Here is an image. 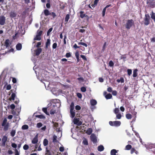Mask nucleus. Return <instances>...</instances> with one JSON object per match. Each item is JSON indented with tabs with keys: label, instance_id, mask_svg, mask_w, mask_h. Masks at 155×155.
Returning <instances> with one entry per match:
<instances>
[{
	"label": "nucleus",
	"instance_id": "f257e3e1",
	"mask_svg": "<svg viewBox=\"0 0 155 155\" xmlns=\"http://www.w3.org/2000/svg\"><path fill=\"white\" fill-rule=\"evenodd\" d=\"M74 103L73 102H71L70 105V117L72 118H74L75 116V110H74Z\"/></svg>",
	"mask_w": 155,
	"mask_h": 155
},
{
	"label": "nucleus",
	"instance_id": "f03ea898",
	"mask_svg": "<svg viewBox=\"0 0 155 155\" xmlns=\"http://www.w3.org/2000/svg\"><path fill=\"white\" fill-rule=\"evenodd\" d=\"M134 24V21L132 19L128 20L126 23V28L127 29H129Z\"/></svg>",
	"mask_w": 155,
	"mask_h": 155
},
{
	"label": "nucleus",
	"instance_id": "7ed1b4c3",
	"mask_svg": "<svg viewBox=\"0 0 155 155\" xmlns=\"http://www.w3.org/2000/svg\"><path fill=\"white\" fill-rule=\"evenodd\" d=\"M109 123L111 126L116 127H119L121 124V122L119 121H110Z\"/></svg>",
	"mask_w": 155,
	"mask_h": 155
},
{
	"label": "nucleus",
	"instance_id": "20e7f679",
	"mask_svg": "<svg viewBox=\"0 0 155 155\" xmlns=\"http://www.w3.org/2000/svg\"><path fill=\"white\" fill-rule=\"evenodd\" d=\"M150 16L149 14H145L144 18V24L146 25H148L150 23Z\"/></svg>",
	"mask_w": 155,
	"mask_h": 155
},
{
	"label": "nucleus",
	"instance_id": "39448f33",
	"mask_svg": "<svg viewBox=\"0 0 155 155\" xmlns=\"http://www.w3.org/2000/svg\"><path fill=\"white\" fill-rule=\"evenodd\" d=\"M44 13L45 15L46 16H47L49 15H52L53 18H54L56 16V15L54 12H52L51 13L48 9H47L44 10Z\"/></svg>",
	"mask_w": 155,
	"mask_h": 155
},
{
	"label": "nucleus",
	"instance_id": "423d86ee",
	"mask_svg": "<svg viewBox=\"0 0 155 155\" xmlns=\"http://www.w3.org/2000/svg\"><path fill=\"white\" fill-rule=\"evenodd\" d=\"M147 3L151 8L155 7V0H148Z\"/></svg>",
	"mask_w": 155,
	"mask_h": 155
},
{
	"label": "nucleus",
	"instance_id": "0eeeda50",
	"mask_svg": "<svg viewBox=\"0 0 155 155\" xmlns=\"http://www.w3.org/2000/svg\"><path fill=\"white\" fill-rule=\"evenodd\" d=\"M57 107L55 104L52 105V107L50 111V113L51 114H54L56 113Z\"/></svg>",
	"mask_w": 155,
	"mask_h": 155
},
{
	"label": "nucleus",
	"instance_id": "6e6552de",
	"mask_svg": "<svg viewBox=\"0 0 155 155\" xmlns=\"http://www.w3.org/2000/svg\"><path fill=\"white\" fill-rule=\"evenodd\" d=\"M91 140L93 143H95L97 142V138L96 136L94 134H92L91 136Z\"/></svg>",
	"mask_w": 155,
	"mask_h": 155
},
{
	"label": "nucleus",
	"instance_id": "1a4fd4ad",
	"mask_svg": "<svg viewBox=\"0 0 155 155\" xmlns=\"http://www.w3.org/2000/svg\"><path fill=\"white\" fill-rule=\"evenodd\" d=\"M5 17L3 15L0 16V25H4L5 21Z\"/></svg>",
	"mask_w": 155,
	"mask_h": 155
},
{
	"label": "nucleus",
	"instance_id": "9d476101",
	"mask_svg": "<svg viewBox=\"0 0 155 155\" xmlns=\"http://www.w3.org/2000/svg\"><path fill=\"white\" fill-rule=\"evenodd\" d=\"M38 135L37 134L32 140L31 143H32L33 144L37 143L38 141Z\"/></svg>",
	"mask_w": 155,
	"mask_h": 155
},
{
	"label": "nucleus",
	"instance_id": "9b49d317",
	"mask_svg": "<svg viewBox=\"0 0 155 155\" xmlns=\"http://www.w3.org/2000/svg\"><path fill=\"white\" fill-rule=\"evenodd\" d=\"M7 140V137L5 136H4L2 139V145L3 146H5L6 144V142Z\"/></svg>",
	"mask_w": 155,
	"mask_h": 155
},
{
	"label": "nucleus",
	"instance_id": "f8f14e48",
	"mask_svg": "<svg viewBox=\"0 0 155 155\" xmlns=\"http://www.w3.org/2000/svg\"><path fill=\"white\" fill-rule=\"evenodd\" d=\"M35 55L36 56L39 55L42 51V49L41 48H37L35 51Z\"/></svg>",
	"mask_w": 155,
	"mask_h": 155
},
{
	"label": "nucleus",
	"instance_id": "ddd939ff",
	"mask_svg": "<svg viewBox=\"0 0 155 155\" xmlns=\"http://www.w3.org/2000/svg\"><path fill=\"white\" fill-rule=\"evenodd\" d=\"M17 14L14 11H11L10 13V16L11 18H14L16 17Z\"/></svg>",
	"mask_w": 155,
	"mask_h": 155
},
{
	"label": "nucleus",
	"instance_id": "4468645a",
	"mask_svg": "<svg viewBox=\"0 0 155 155\" xmlns=\"http://www.w3.org/2000/svg\"><path fill=\"white\" fill-rule=\"evenodd\" d=\"M51 44V40L50 39H47V41L45 43V48H48V47Z\"/></svg>",
	"mask_w": 155,
	"mask_h": 155
},
{
	"label": "nucleus",
	"instance_id": "2eb2a0df",
	"mask_svg": "<svg viewBox=\"0 0 155 155\" xmlns=\"http://www.w3.org/2000/svg\"><path fill=\"white\" fill-rule=\"evenodd\" d=\"M22 47V46L21 44L20 43H19L16 45V48L17 50L19 51L21 49Z\"/></svg>",
	"mask_w": 155,
	"mask_h": 155
},
{
	"label": "nucleus",
	"instance_id": "dca6fc26",
	"mask_svg": "<svg viewBox=\"0 0 155 155\" xmlns=\"http://www.w3.org/2000/svg\"><path fill=\"white\" fill-rule=\"evenodd\" d=\"M80 16L82 18H84L85 17L87 16V15H86L85 14H84V12L83 11H80Z\"/></svg>",
	"mask_w": 155,
	"mask_h": 155
},
{
	"label": "nucleus",
	"instance_id": "f3484780",
	"mask_svg": "<svg viewBox=\"0 0 155 155\" xmlns=\"http://www.w3.org/2000/svg\"><path fill=\"white\" fill-rule=\"evenodd\" d=\"M99 1V0H95L93 4L92 3L91 4V6L93 8L95 7L97 5Z\"/></svg>",
	"mask_w": 155,
	"mask_h": 155
},
{
	"label": "nucleus",
	"instance_id": "a211bd4d",
	"mask_svg": "<svg viewBox=\"0 0 155 155\" xmlns=\"http://www.w3.org/2000/svg\"><path fill=\"white\" fill-rule=\"evenodd\" d=\"M138 70L137 69H135L133 71V77L134 78L136 77L137 75V71Z\"/></svg>",
	"mask_w": 155,
	"mask_h": 155
},
{
	"label": "nucleus",
	"instance_id": "6ab92c4d",
	"mask_svg": "<svg viewBox=\"0 0 155 155\" xmlns=\"http://www.w3.org/2000/svg\"><path fill=\"white\" fill-rule=\"evenodd\" d=\"M57 136L54 135L53 137L52 142L54 143H57L58 142V141L57 140Z\"/></svg>",
	"mask_w": 155,
	"mask_h": 155
},
{
	"label": "nucleus",
	"instance_id": "aec40b11",
	"mask_svg": "<svg viewBox=\"0 0 155 155\" xmlns=\"http://www.w3.org/2000/svg\"><path fill=\"white\" fill-rule=\"evenodd\" d=\"M104 149V148L103 146L101 145L98 146L97 148V150L99 151H102Z\"/></svg>",
	"mask_w": 155,
	"mask_h": 155
},
{
	"label": "nucleus",
	"instance_id": "412c9836",
	"mask_svg": "<svg viewBox=\"0 0 155 155\" xmlns=\"http://www.w3.org/2000/svg\"><path fill=\"white\" fill-rule=\"evenodd\" d=\"M90 103L92 105L94 106L97 104V102L95 100L92 99L91 100Z\"/></svg>",
	"mask_w": 155,
	"mask_h": 155
},
{
	"label": "nucleus",
	"instance_id": "4be33fe9",
	"mask_svg": "<svg viewBox=\"0 0 155 155\" xmlns=\"http://www.w3.org/2000/svg\"><path fill=\"white\" fill-rule=\"evenodd\" d=\"M5 45L6 47H8L10 45V42H9V40L8 39H7L5 40Z\"/></svg>",
	"mask_w": 155,
	"mask_h": 155
},
{
	"label": "nucleus",
	"instance_id": "5701e85b",
	"mask_svg": "<svg viewBox=\"0 0 155 155\" xmlns=\"http://www.w3.org/2000/svg\"><path fill=\"white\" fill-rule=\"evenodd\" d=\"M9 123H7L6 125H5L4 126H3L4 127V128H3V130L5 131H7L9 127Z\"/></svg>",
	"mask_w": 155,
	"mask_h": 155
},
{
	"label": "nucleus",
	"instance_id": "b1692460",
	"mask_svg": "<svg viewBox=\"0 0 155 155\" xmlns=\"http://www.w3.org/2000/svg\"><path fill=\"white\" fill-rule=\"evenodd\" d=\"M42 110L46 114L48 115H49V114L47 110V108L46 107H43L42 109Z\"/></svg>",
	"mask_w": 155,
	"mask_h": 155
},
{
	"label": "nucleus",
	"instance_id": "393cba45",
	"mask_svg": "<svg viewBox=\"0 0 155 155\" xmlns=\"http://www.w3.org/2000/svg\"><path fill=\"white\" fill-rule=\"evenodd\" d=\"M112 95L110 93L107 94L105 96V97L107 99H110L112 98Z\"/></svg>",
	"mask_w": 155,
	"mask_h": 155
},
{
	"label": "nucleus",
	"instance_id": "a878e982",
	"mask_svg": "<svg viewBox=\"0 0 155 155\" xmlns=\"http://www.w3.org/2000/svg\"><path fill=\"white\" fill-rule=\"evenodd\" d=\"M15 93H13L11 95V97L9 98V100L11 101L12 100H14L15 97Z\"/></svg>",
	"mask_w": 155,
	"mask_h": 155
},
{
	"label": "nucleus",
	"instance_id": "bb28decb",
	"mask_svg": "<svg viewBox=\"0 0 155 155\" xmlns=\"http://www.w3.org/2000/svg\"><path fill=\"white\" fill-rule=\"evenodd\" d=\"M151 18L154 21H155V13H154L152 11L151 13L150 14Z\"/></svg>",
	"mask_w": 155,
	"mask_h": 155
},
{
	"label": "nucleus",
	"instance_id": "cd10ccee",
	"mask_svg": "<svg viewBox=\"0 0 155 155\" xmlns=\"http://www.w3.org/2000/svg\"><path fill=\"white\" fill-rule=\"evenodd\" d=\"M117 153L116 150L115 149H113L110 151L111 155H115Z\"/></svg>",
	"mask_w": 155,
	"mask_h": 155
},
{
	"label": "nucleus",
	"instance_id": "c85d7f7f",
	"mask_svg": "<svg viewBox=\"0 0 155 155\" xmlns=\"http://www.w3.org/2000/svg\"><path fill=\"white\" fill-rule=\"evenodd\" d=\"M70 18V15L68 14H67L65 17V22L66 23L68 22L69 19Z\"/></svg>",
	"mask_w": 155,
	"mask_h": 155
},
{
	"label": "nucleus",
	"instance_id": "c756f323",
	"mask_svg": "<svg viewBox=\"0 0 155 155\" xmlns=\"http://www.w3.org/2000/svg\"><path fill=\"white\" fill-rule=\"evenodd\" d=\"M43 145L45 146H47L48 144V141L46 139H45L43 141Z\"/></svg>",
	"mask_w": 155,
	"mask_h": 155
},
{
	"label": "nucleus",
	"instance_id": "7c9ffc66",
	"mask_svg": "<svg viewBox=\"0 0 155 155\" xmlns=\"http://www.w3.org/2000/svg\"><path fill=\"white\" fill-rule=\"evenodd\" d=\"M41 36H39L36 35V37L34 38V40L40 41L41 40Z\"/></svg>",
	"mask_w": 155,
	"mask_h": 155
},
{
	"label": "nucleus",
	"instance_id": "2f4dec72",
	"mask_svg": "<svg viewBox=\"0 0 155 155\" xmlns=\"http://www.w3.org/2000/svg\"><path fill=\"white\" fill-rule=\"evenodd\" d=\"M7 123V120L6 118H5L2 123V126H4L5 125H6V124Z\"/></svg>",
	"mask_w": 155,
	"mask_h": 155
},
{
	"label": "nucleus",
	"instance_id": "473e14b6",
	"mask_svg": "<svg viewBox=\"0 0 155 155\" xmlns=\"http://www.w3.org/2000/svg\"><path fill=\"white\" fill-rule=\"evenodd\" d=\"M35 117H37L41 119H45V116L42 114L36 115Z\"/></svg>",
	"mask_w": 155,
	"mask_h": 155
},
{
	"label": "nucleus",
	"instance_id": "72a5a7b5",
	"mask_svg": "<svg viewBox=\"0 0 155 155\" xmlns=\"http://www.w3.org/2000/svg\"><path fill=\"white\" fill-rule=\"evenodd\" d=\"M117 81L118 83L121 82L122 83H123L124 82V80L123 78H121L120 79H117Z\"/></svg>",
	"mask_w": 155,
	"mask_h": 155
},
{
	"label": "nucleus",
	"instance_id": "f704fd0d",
	"mask_svg": "<svg viewBox=\"0 0 155 155\" xmlns=\"http://www.w3.org/2000/svg\"><path fill=\"white\" fill-rule=\"evenodd\" d=\"M42 32L43 31H39V30H38L37 31V35H38L39 36H41L42 34Z\"/></svg>",
	"mask_w": 155,
	"mask_h": 155
},
{
	"label": "nucleus",
	"instance_id": "c9c22d12",
	"mask_svg": "<svg viewBox=\"0 0 155 155\" xmlns=\"http://www.w3.org/2000/svg\"><path fill=\"white\" fill-rule=\"evenodd\" d=\"M126 117L128 119H131L132 118V115L130 114H127L126 115Z\"/></svg>",
	"mask_w": 155,
	"mask_h": 155
},
{
	"label": "nucleus",
	"instance_id": "e433bc0d",
	"mask_svg": "<svg viewBox=\"0 0 155 155\" xmlns=\"http://www.w3.org/2000/svg\"><path fill=\"white\" fill-rule=\"evenodd\" d=\"M28 128V126L27 125H24L22 126L21 128L22 130H27Z\"/></svg>",
	"mask_w": 155,
	"mask_h": 155
},
{
	"label": "nucleus",
	"instance_id": "4c0bfd02",
	"mask_svg": "<svg viewBox=\"0 0 155 155\" xmlns=\"http://www.w3.org/2000/svg\"><path fill=\"white\" fill-rule=\"evenodd\" d=\"M132 148V146L130 144H128L125 147V148L126 150H130Z\"/></svg>",
	"mask_w": 155,
	"mask_h": 155
},
{
	"label": "nucleus",
	"instance_id": "58836bf2",
	"mask_svg": "<svg viewBox=\"0 0 155 155\" xmlns=\"http://www.w3.org/2000/svg\"><path fill=\"white\" fill-rule=\"evenodd\" d=\"M92 132V130L91 128H89L87 130L86 133L89 135Z\"/></svg>",
	"mask_w": 155,
	"mask_h": 155
},
{
	"label": "nucleus",
	"instance_id": "ea45409f",
	"mask_svg": "<svg viewBox=\"0 0 155 155\" xmlns=\"http://www.w3.org/2000/svg\"><path fill=\"white\" fill-rule=\"evenodd\" d=\"M53 29L52 28H50L48 31H47V36H48L50 35V33L52 31Z\"/></svg>",
	"mask_w": 155,
	"mask_h": 155
},
{
	"label": "nucleus",
	"instance_id": "a19ab883",
	"mask_svg": "<svg viewBox=\"0 0 155 155\" xmlns=\"http://www.w3.org/2000/svg\"><path fill=\"white\" fill-rule=\"evenodd\" d=\"M15 130H12L11 132V135L12 137H13L15 135Z\"/></svg>",
	"mask_w": 155,
	"mask_h": 155
},
{
	"label": "nucleus",
	"instance_id": "79ce46f5",
	"mask_svg": "<svg viewBox=\"0 0 155 155\" xmlns=\"http://www.w3.org/2000/svg\"><path fill=\"white\" fill-rule=\"evenodd\" d=\"M29 147L28 145L25 144L23 148L24 150H27L28 149Z\"/></svg>",
	"mask_w": 155,
	"mask_h": 155
},
{
	"label": "nucleus",
	"instance_id": "37998d69",
	"mask_svg": "<svg viewBox=\"0 0 155 155\" xmlns=\"http://www.w3.org/2000/svg\"><path fill=\"white\" fill-rule=\"evenodd\" d=\"M81 91L82 92H85L86 91V88L84 87H82L81 88Z\"/></svg>",
	"mask_w": 155,
	"mask_h": 155
},
{
	"label": "nucleus",
	"instance_id": "c03bdc74",
	"mask_svg": "<svg viewBox=\"0 0 155 155\" xmlns=\"http://www.w3.org/2000/svg\"><path fill=\"white\" fill-rule=\"evenodd\" d=\"M127 74L129 76L130 75L132 74V71L131 69H127Z\"/></svg>",
	"mask_w": 155,
	"mask_h": 155
},
{
	"label": "nucleus",
	"instance_id": "a18cd8bd",
	"mask_svg": "<svg viewBox=\"0 0 155 155\" xmlns=\"http://www.w3.org/2000/svg\"><path fill=\"white\" fill-rule=\"evenodd\" d=\"M78 44L83 45L85 47H87V45L84 42H79L78 43Z\"/></svg>",
	"mask_w": 155,
	"mask_h": 155
},
{
	"label": "nucleus",
	"instance_id": "49530a36",
	"mask_svg": "<svg viewBox=\"0 0 155 155\" xmlns=\"http://www.w3.org/2000/svg\"><path fill=\"white\" fill-rule=\"evenodd\" d=\"M83 143L84 145H87L88 144V141L86 139H85V140H83Z\"/></svg>",
	"mask_w": 155,
	"mask_h": 155
},
{
	"label": "nucleus",
	"instance_id": "de8ad7c7",
	"mask_svg": "<svg viewBox=\"0 0 155 155\" xmlns=\"http://www.w3.org/2000/svg\"><path fill=\"white\" fill-rule=\"evenodd\" d=\"M114 63L112 61H110L109 62V66L110 67H112L114 65Z\"/></svg>",
	"mask_w": 155,
	"mask_h": 155
},
{
	"label": "nucleus",
	"instance_id": "09e8293b",
	"mask_svg": "<svg viewBox=\"0 0 155 155\" xmlns=\"http://www.w3.org/2000/svg\"><path fill=\"white\" fill-rule=\"evenodd\" d=\"M81 107L78 105L76 106L75 107V109L77 110H79L81 109Z\"/></svg>",
	"mask_w": 155,
	"mask_h": 155
},
{
	"label": "nucleus",
	"instance_id": "8fccbe9b",
	"mask_svg": "<svg viewBox=\"0 0 155 155\" xmlns=\"http://www.w3.org/2000/svg\"><path fill=\"white\" fill-rule=\"evenodd\" d=\"M106 8H105V7H104V9H103L102 12V16L103 17L105 15V13L106 12Z\"/></svg>",
	"mask_w": 155,
	"mask_h": 155
},
{
	"label": "nucleus",
	"instance_id": "3c124183",
	"mask_svg": "<svg viewBox=\"0 0 155 155\" xmlns=\"http://www.w3.org/2000/svg\"><path fill=\"white\" fill-rule=\"evenodd\" d=\"M71 54L70 52L67 53L65 55L66 58H69L71 56Z\"/></svg>",
	"mask_w": 155,
	"mask_h": 155
},
{
	"label": "nucleus",
	"instance_id": "603ef678",
	"mask_svg": "<svg viewBox=\"0 0 155 155\" xmlns=\"http://www.w3.org/2000/svg\"><path fill=\"white\" fill-rule=\"evenodd\" d=\"M42 125L43 124L39 122L37 123V126L38 128H40L42 126Z\"/></svg>",
	"mask_w": 155,
	"mask_h": 155
},
{
	"label": "nucleus",
	"instance_id": "864d4df0",
	"mask_svg": "<svg viewBox=\"0 0 155 155\" xmlns=\"http://www.w3.org/2000/svg\"><path fill=\"white\" fill-rule=\"evenodd\" d=\"M78 121L79 120L77 118H74V119L73 122L74 124H77Z\"/></svg>",
	"mask_w": 155,
	"mask_h": 155
},
{
	"label": "nucleus",
	"instance_id": "5fc2aeb1",
	"mask_svg": "<svg viewBox=\"0 0 155 155\" xmlns=\"http://www.w3.org/2000/svg\"><path fill=\"white\" fill-rule=\"evenodd\" d=\"M46 152L47 153H45V155H51L49 150L47 149L46 150Z\"/></svg>",
	"mask_w": 155,
	"mask_h": 155
},
{
	"label": "nucleus",
	"instance_id": "6e6d98bb",
	"mask_svg": "<svg viewBox=\"0 0 155 155\" xmlns=\"http://www.w3.org/2000/svg\"><path fill=\"white\" fill-rule=\"evenodd\" d=\"M116 117L118 119H120L121 117V115L120 114H117Z\"/></svg>",
	"mask_w": 155,
	"mask_h": 155
},
{
	"label": "nucleus",
	"instance_id": "4d7b16f0",
	"mask_svg": "<svg viewBox=\"0 0 155 155\" xmlns=\"http://www.w3.org/2000/svg\"><path fill=\"white\" fill-rule=\"evenodd\" d=\"M119 111V110L118 108H115L114 109V112L115 114H117L118 113Z\"/></svg>",
	"mask_w": 155,
	"mask_h": 155
},
{
	"label": "nucleus",
	"instance_id": "13d9d810",
	"mask_svg": "<svg viewBox=\"0 0 155 155\" xmlns=\"http://www.w3.org/2000/svg\"><path fill=\"white\" fill-rule=\"evenodd\" d=\"M57 44L56 43H53L52 45V48L53 49H55L57 47Z\"/></svg>",
	"mask_w": 155,
	"mask_h": 155
},
{
	"label": "nucleus",
	"instance_id": "bf43d9fd",
	"mask_svg": "<svg viewBox=\"0 0 155 155\" xmlns=\"http://www.w3.org/2000/svg\"><path fill=\"white\" fill-rule=\"evenodd\" d=\"M11 146L12 147L15 148H16L17 147V145L15 143H12Z\"/></svg>",
	"mask_w": 155,
	"mask_h": 155
},
{
	"label": "nucleus",
	"instance_id": "052dcab7",
	"mask_svg": "<svg viewBox=\"0 0 155 155\" xmlns=\"http://www.w3.org/2000/svg\"><path fill=\"white\" fill-rule=\"evenodd\" d=\"M112 94L114 96H116L117 94V91H112Z\"/></svg>",
	"mask_w": 155,
	"mask_h": 155
},
{
	"label": "nucleus",
	"instance_id": "680f3d73",
	"mask_svg": "<svg viewBox=\"0 0 155 155\" xmlns=\"http://www.w3.org/2000/svg\"><path fill=\"white\" fill-rule=\"evenodd\" d=\"M81 57L84 60L86 61H87V59L84 55H81Z\"/></svg>",
	"mask_w": 155,
	"mask_h": 155
},
{
	"label": "nucleus",
	"instance_id": "e2e57ef3",
	"mask_svg": "<svg viewBox=\"0 0 155 155\" xmlns=\"http://www.w3.org/2000/svg\"><path fill=\"white\" fill-rule=\"evenodd\" d=\"M80 81V82H83L84 81V79L83 77H80L78 78L77 79Z\"/></svg>",
	"mask_w": 155,
	"mask_h": 155
},
{
	"label": "nucleus",
	"instance_id": "0e129e2a",
	"mask_svg": "<svg viewBox=\"0 0 155 155\" xmlns=\"http://www.w3.org/2000/svg\"><path fill=\"white\" fill-rule=\"evenodd\" d=\"M41 45V42L40 41L38 42L37 43V45H36V47L37 48H38L40 47V46Z\"/></svg>",
	"mask_w": 155,
	"mask_h": 155
},
{
	"label": "nucleus",
	"instance_id": "69168bd1",
	"mask_svg": "<svg viewBox=\"0 0 155 155\" xmlns=\"http://www.w3.org/2000/svg\"><path fill=\"white\" fill-rule=\"evenodd\" d=\"M11 88V86L10 84L8 85L6 87V89L7 90H10Z\"/></svg>",
	"mask_w": 155,
	"mask_h": 155
},
{
	"label": "nucleus",
	"instance_id": "338daca9",
	"mask_svg": "<svg viewBox=\"0 0 155 155\" xmlns=\"http://www.w3.org/2000/svg\"><path fill=\"white\" fill-rule=\"evenodd\" d=\"M107 91L109 92H112V88L110 87H108L107 89Z\"/></svg>",
	"mask_w": 155,
	"mask_h": 155
},
{
	"label": "nucleus",
	"instance_id": "774afa93",
	"mask_svg": "<svg viewBox=\"0 0 155 155\" xmlns=\"http://www.w3.org/2000/svg\"><path fill=\"white\" fill-rule=\"evenodd\" d=\"M15 106L14 104H12L10 105V108L12 110H14L15 108Z\"/></svg>",
	"mask_w": 155,
	"mask_h": 155
}]
</instances>
